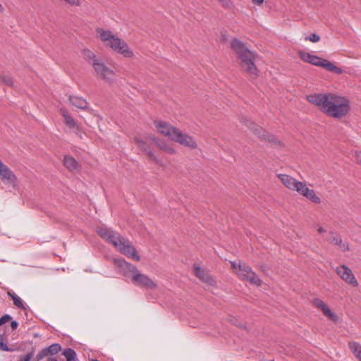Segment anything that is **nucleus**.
Returning <instances> with one entry per match:
<instances>
[{
	"label": "nucleus",
	"mask_w": 361,
	"mask_h": 361,
	"mask_svg": "<svg viewBox=\"0 0 361 361\" xmlns=\"http://www.w3.org/2000/svg\"><path fill=\"white\" fill-rule=\"evenodd\" d=\"M63 116L65 118V123L68 126H69L70 128L76 127V123L75 120L70 115H68L66 112L63 111Z\"/></svg>",
	"instance_id": "obj_28"
},
{
	"label": "nucleus",
	"mask_w": 361,
	"mask_h": 361,
	"mask_svg": "<svg viewBox=\"0 0 361 361\" xmlns=\"http://www.w3.org/2000/svg\"><path fill=\"white\" fill-rule=\"evenodd\" d=\"M48 361H58V360L54 357H50V358H49Z\"/></svg>",
	"instance_id": "obj_42"
},
{
	"label": "nucleus",
	"mask_w": 361,
	"mask_h": 361,
	"mask_svg": "<svg viewBox=\"0 0 361 361\" xmlns=\"http://www.w3.org/2000/svg\"><path fill=\"white\" fill-rule=\"evenodd\" d=\"M310 188H307L305 183L298 181L294 190H296L300 195L305 196L309 191Z\"/></svg>",
	"instance_id": "obj_25"
},
{
	"label": "nucleus",
	"mask_w": 361,
	"mask_h": 361,
	"mask_svg": "<svg viewBox=\"0 0 361 361\" xmlns=\"http://www.w3.org/2000/svg\"><path fill=\"white\" fill-rule=\"evenodd\" d=\"M253 132L256 135L261 137L262 138V140H264L265 141H268L271 143H277L276 137L274 135H271V134L267 133L262 128V129L255 128V129H253ZM278 143L279 145H281L280 142H278Z\"/></svg>",
	"instance_id": "obj_16"
},
{
	"label": "nucleus",
	"mask_w": 361,
	"mask_h": 361,
	"mask_svg": "<svg viewBox=\"0 0 361 361\" xmlns=\"http://www.w3.org/2000/svg\"><path fill=\"white\" fill-rule=\"evenodd\" d=\"M61 350V347L59 343H54L46 348V350L48 352L49 355H51L57 354Z\"/></svg>",
	"instance_id": "obj_27"
},
{
	"label": "nucleus",
	"mask_w": 361,
	"mask_h": 361,
	"mask_svg": "<svg viewBox=\"0 0 361 361\" xmlns=\"http://www.w3.org/2000/svg\"><path fill=\"white\" fill-rule=\"evenodd\" d=\"M308 200L312 201L314 203H320L321 200L320 198L317 195L316 192L314 190L310 189L307 192V195L305 196Z\"/></svg>",
	"instance_id": "obj_26"
},
{
	"label": "nucleus",
	"mask_w": 361,
	"mask_h": 361,
	"mask_svg": "<svg viewBox=\"0 0 361 361\" xmlns=\"http://www.w3.org/2000/svg\"><path fill=\"white\" fill-rule=\"evenodd\" d=\"M68 99L70 103L78 109H86L88 107V102L83 97L78 96H69Z\"/></svg>",
	"instance_id": "obj_15"
},
{
	"label": "nucleus",
	"mask_w": 361,
	"mask_h": 361,
	"mask_svg": "<svg viewBox=\"0 0 361 361\" xmlns=\"http://www.w3.org/2000/svg\"><path fill=\"white\" fill-rule=\"evenodd\" d=\"M0 350L6 352H11L12 350L4 342V337L0 334Z\"/></svg>",
	"instance_id": "obj_29"
},
{
	"label": "nucleus",
	"mask_w": 361,
	"mask_h": 361,
	"mask_svg": "<svg viewBox=\"0 0 361 361\" xmlns=\"http://www.w3.org/2000/svg\"><path fill=\"white\" fill-rule=\"evenodd\" d=\"M11 326L13 329H16L18 326V323L16 321H12L11 323Z\"/></svg>",
	"instance_id": "obj_38"
},
{
	"label": "nucleus",
	"mask_w": 361,
	"mask_h": 361,
	"mask_svg": "<svg viewBox=\"0 0 361 361\" xmlns=\"http://www.w3.org/2000/svg\"><path fill=\"white\" fill-rule=\"evenodd\" d=\"M299 56L303 61L317 66H319L322 60V58L314 55H312L311 54L305 51H300Z\"/></svg>",
	"instance_id": "obj_12"
},
{
	"label": "nucleus",
	"mask_w": 361,
	"mask_h": 361,
	"mask_svg": "<svg viewBox=\"0 0 361 361\" xmlns=\"http://www.w3.org/2000/svg\"><path fill=\"white\" fill-rule=\"evenodd\" d=\"M319 66L323 67L326 70L331 72H334L337 74H341L343 73V70L340 68L336 66L334 63L329 61L328 60L324 59L322 58L320 64Z\"/></svg>",
	"instance_id": "obj_18"
},
{
	"label": "nucleus",
	"mask_w": 361,
	"mask_h": 361,
	"mask_svg": "<svg viewBox=\"0 0 361 361\" xmlns=\"http://www.w3.org/2000/svg\"><path fill=\"white\" fill-rule=\"evenodd\" d=\"M349 348L355 357L361 361V345L357 342H351L349 343Z\"/></svg>",
	"instance_id": "obj_21"
},
{
	"label": "nucleus",
	"mask_w": 361,
	"mask_h": 361,
	"mask_svg": "<svg viewBox=\"0 0 361 361\" xmlns=\"http://www.w3.org/2000/svg\"><path fill=\"white\" fill-rule=\"evenodd\" d=\"M338 246L339 247V248L343 251V252H345V251H348L349 250V246H348V243H343V240H341V243L340 245H338Z\"/></svg>",
	"instance_id": "obj_36"
},
{
	"label": "nucleus",
	"mask_w": 361,
	"mask_h": 361,
	"mask_svg": "<svg viewBox=\"0 0 361 361\" xmlns=\"http://www.w3.org/2000/svg\"><path fill=\"white\" fill-rule=\"evenodd\" d=\"M231 49L240 60V66L245 71L252 75H257V68L255 64V54L247 49L239 39H234L231 44Z\"/></svg>",
	"instance_id": "obj_4"
},
{
	"label": "nucleus",
	"mask_w": 361,
	"mask_h": 361,
	"mask_svg": "<svg viewBox=\"0 0 361 361\" xmlns=\"http://www.w3.org/2000/svg\"><path fill=\"white\" fill-rule=\"evenodd\" d=\"M4 82L8 86L13 85V79L10 76H5L2 78Z\"/></svg>",
	"instance_id": "obj_35"
},
{
	"label": "nucleus",
	"mask_w": 361,
	"mask_h": 361,
	"mask_svg": "<svg viewBox=\"0 0 361 361\" xmlns=\"http://www.w3.org/2000/svg\"><path fill=\"white\" fill-rule=\"evenodd\" d=\"M231 266L232 267L235 269V271L238 269V264H239V262H231Z\"/></svg>",
	"instance_id": "obj_39"
},
{
	"label": "nucleus",
	"mask_w": 361,
	"mask_h": 361,
	"mask_svg": "<svg viewBox=\"0 0 361 361\" xmlns=\"http://www.w3.org/2000/svg\"><path fill=\"white\" fill-rule=\"evenodd\" d=\"M154 125L160 134L168 137L171 140L191 149L197 147V144L191 136L182 133L178 128L168 123L163 121H156Z\"/></svg>",
	"instance_id": "obj_3"
},
{
	"label": "nucleus",
	"mask_w": 361,
	"mask_h": 361,
	"mask_svg": "<svg viewBox=\"0 0 361 361\" xmlns=\"http://www.w3.org/2000/svg\"><path fill=\"white\" fill-rule=\"evenodd\" d=\"M97 32L99 35V38L104 44L106 47H110L114 51L121 54L127 58H130L133 56V53L130 49L127 43L113 35L111 31L99 28L97 30Z\"/></svg>",
	"instance_id": "obj_6"
},
{
	"label": "nucleus",
	"mask_w": 361,
	"mask_h": 361,
	"mask_svg": "<svg viewBox=\"0 0 361 361\" xmlns=\"http://www.w3.org/2000/svg\"><path fill=\"white\" fill-rule=\"evenodd\" d=\"M194 272L195 276L202 281L210 284L213 282V279L210 277L209 274L196 264H194Z\"/></svg>",
	"instance_id": "obj_14"
},
{
	"label": "nucleus",
	"mask_w": 361,
	"mask_h": 361,
	"mask_svg": "<svg viewBox=\"0 0 361 361\" xmlns=\"http://www.w3.org/2000/svg\"><path fill=\"white\" fill-rule=\"evenodd\" d=\"M307 99L326 115L336 118L345 116L350 110L349 101L334 93L312 94L307 96Z\"/></svg>",
	"instance_id": "obj_1"
},
{
	"label": "nucleus",
	"mask_w": 361,
	"mask_h": 361,
	"mask_svg": "<svg viewBox=\"0 0 361 361\" xmlns=\"http://www.w3.org/2000/svg\"><path fill=\"white\" fill-rule=\"evenodd\" d=\"M236 274L242 280L249 281L250 283L257 286H259L262 283V280L255 272L252 271V268L241 262H239L238 269L236 271Z\"/></svg>",
	"instance_id": "obj_7"
},
{
	"label": "nucleus",
	"mask_w": 361,
	"mask_h": 361,
	"mask_svg": "<svg viewBox=\"0 0 361 361\" xmlns=\"http://www.w3.org/2000/svg\"><path fill=\"white\" fill-rule=\"evenodd\" d=\"M335 271L339 276V277L348 285L353 287H357L358 286V281L353 274L352 270L346 265L342 264L337 267L335 269Z\"/></svg>",
	"instance_id": "obj_8"
},
{
	"label": "nucleus",
	"mask_w": 361,
	"mask_h": 361,
	"mask_svg": "<svg viewBox=\"0 0 361 361\" xmlns=\"http://www.w3.org/2000/svg\"><path fill=\"white\" fill-rule=\"evenodd\" d=\"M97 233L109 243L113 245L121 253L136 261L140 259L130 241L119 233L107 228H99Z\"/></svg>",
	"instance_id": "obj_2"
},
{
	"label": "nucleus",
	"mask_w": 361,
	"mask_h": 361,
	"mask_svg": "<svg viewBox=\"0 0 361 361\" xmlns=\"http://www.w3.org/2000/svg\"><path fill=\"white\" fill-rule=\"evenodd\" d=\"M8 295L13 300L14 305L21 310H25V307L22 300L13 292L8 291Z\"/></svg>",
	"instance_id": "obj_22"
},
{
	"label": "nucleus",
	"mask_w": 361,
	"mask_h": 361,
	"mask_svg": "<svg viewBox=\"0 0 361 361\" xmlns=\"http://www.w3.org/2000/svg\"><path fill=\"white\" fill-rule=\"evenodd\" d=\"M63 164L70 171H74L78 168V162L72 157L65 156Z\"/></svg>",
	"instance_id": "obj_20"
},
{
	"label": "nucleus",
	"mask_w": 361,
	"mask_h": 361,
	"mask_svg": "<svg viewBox=\"0 0 361 361\" xmlns=\"http://www.w3.org/2000/svg\"><path fill=\"white\" fill-rule=\"evenodd\" d=\"M83 54L85 59L92 65L93 66L94 62H97L99 59L97 58L95 54L89 49H84Z\"/></svg>",
	"instance_id": "obj_24"
},
{
	"label": "nucleus",
	"mask_w": 361,
	"mask_h": 361,
	"mask_svg": "<svg viewBox=\"0 0 361 361\" xmlns=\"http://www.w3.org/2000/svg\"><path fill=\"white\" fill-rule=\"evenodd\" d=\"M325 231H326L325 229L324 228H322V227H319L318 228V232L320 233H324Z\"/></svg>",
	"instance_id": "obj_41"
},
{
	"label": "nucleus",
	"mask_w": 361,
	"mask_h": 361,
	"mask_svg": "<svg viewBox=\"0 0 361 361\" xmlns=\"http://www.w3.org/2000/svg\"><path fill=\"white\" fill-rule=\"evenodd\" d=\"M135 141L138 145L139 147L143 150L152 160H154L157 164L159 163V160L157 159V157L154 154L152 149L149 148V147L147 145V144L141 140L139 137H135Z\"/></svg>",
	"instance_id": "obj_13"
},
{
	"label": "nucleus",
	"mask_w": 361,
	"mask_h": 361,
	"mask_svg": "<svg viewBox=\"0 0 361 361\" xmlns=\"http://www.w3.org/2000/svg\"><path fill=\"white\" fill-rule=\"evenodd\" d=\"M255 4L261 5L264 0H252Z\"/></svg>",
	"instance_id": "obj_40"
},
{
	"label": "nucleus",
	"mask_w": 361,
	"mask_h": 361,
	"mask_svg": "<svg viewBox=\"0 0 361 361\" xmlns=\"http://www.w3.org/2000/svg\"><path fill=\"white\" fill-rule=\"evenodd\" d=\"M63 355L66 357V361H78L75 351L71 348H66Z\"/></svg>",
	"instance_id": "obj_23"
},
{
	"label": "nucleus",
	"mask_w": 361,
	"mask_h": 361,
	"mask_svg": "<svg viewBox=\"0 0 361 361\" xmlns=\"http://www.w3.org/2000/svg\"><path fill=\"white\" fill-rule=\"evenodd\" d=\"M328 240L330 243L338 245L341 243V238L339 235L331 236Z\"/></svg>",
	"instance_id": "obj_32"
},
{
	"label": "nucleus",
	"mask_w": 361,
	"mask_h": 361,
	"mask_svg": "<svg viewBox=\"0 0 361 361\" xmlns=\"http://www.w3.org/2000/svg\"><path fill=\"white\" fill-rule=\"evenodd\" d=\"M313 304L315 307L320 309L326 317L334 321L337 319V316L331 312L329 307L322 300L316 298L313 300Z\"/></svg>",
	"instance_id": "obj_10"
},
{
	"label": "nucleus",
	"mask_w": 361,
	"mask_h": 361,
	"mask_svg": "<svg viewBox=\"0 0 361 361\" xmlns=\"http://www.w3.org/2000/svg\"><path fill=\"white\" fill-rule=\"evenodd\" d=\"M115 263L122 269L125 276H132V282L137 286L148 289H155L157 284L148 276L140 272L136 267L122 259H115Z\"/></svg>",
	"instance_id": "obj_5"
},
{
	"label": "nucleus",
	"mask_w": 361,
	"mask_h": 361,
	"mask_svg": "<svg viewBox=\"0 0 361 361\" xmlns=\"http://www.w3.org/2000/svg\"><path fill=\"white\" fill-rule=\"evenodd\" d=\"M305 39L312 42H317L319 41L320 37L316 33H312L310 36L305 37Z\"/></svg>",
	"instance_id": "obj_30"
},
{
	"label": "nucleus",
	"mask_w": 361,
	"mask_h": 361,
	"mask_svg": "<svg viewBox=\"0 0 361 361\" xmlns=\"http://www.w3.org/2000/svg\"><path fill=\"white\" fill-rule=\"evenodd\" d=\"M49 355L48 352L46 350V348L42 349L36 355V360L39 361L46 356Z\"/></svg>",
	"instance_id": "obj_31"
},
{
	"label": "nucleus",
	"mask_w": 361,
	"mask_h": 361,
	"mask_svg": "<svg viewBox=\"0 0 361 361\" xmlns=\"http://www.w3.org/2000/svg\"><path fill=\"white\" fill-rule=\"evenodd\" d=\"M0 176L3 180L13 182L16 177L13 171L0 160Z\"/></svg>",
	"instance_id": "obj_11"
},
{
	"label": "nucleus",
	"mask_w": 361,
	"mask_h": 361,
	"mask_svg": "<svg viewBox=\"0 0 361 361\" xmlns=\"http://www.w3.org/2000/svg\"><path fill=\"white\" fill-rule=\"evenodd\" d=\"M148 138L156 144L159 148L169 154H174L175 150L165 142H160L159 140L154 136H149Z\"/></svg>",
	"instance_id": "obj_19"
},
{
	"label": "nucleus",
	"mask_w": 361,
	"mask_h": 361,
	"mask_svg": "<svg viewBox=\"0 0 361 361\" xmlns=\"http://www.w3.org/2000/svg\"><path fill=\"white\" fill-rule=\"evenodd\" d=\"M12 319L11 316L9 314H4L0 318V326L3 325L6 322L10 321Z\"/></svg>",
	"instance_id": "obj_33"
},
{
	"label": "nucleus",
	"mask_w": 361,
	"mask_h": 361,
	"mask_svg": "<svg viewBox=\"0 0 361 361\" xmlns=\"http://www.w3.org/2000/svg\"><path fill=\"white\" fill-rule=\"evenodd\" d=\"M4 11V7L2 6V5L0 4V12H2Z\"/></svg>",
	"instance_id": "obj_43"
},
{
	"label": "nucleus",
	"mask_w": 361,
	"mask_h": 361,
	"mask_svg": "<svg viewBox=\"0 0 361 361\" xmlns=\"http://www.w3.org/2000/svg\"><path fill=\"white\" fill-rule=\"evenodd\" d=\"M92 66L97 75L104 80H110L111 77L114 75V72L102 62L101 59H99L97 62H94Z\"/></svg>",
	"instance_id": "obj_9"
},
{
	"label": "nucleus",
	"mask_w": 361,
	"mask_h": 361,
	"mask_svg": "<svg viewBox=\"0 0 361 361\" xmlns=\"http://www.w3.org/2000/svg\"><path fill=\"white\" fill-rule=\"evenodd\" d=\"M33 353L32 352L27 353L23 358V361H30Z\"/></svg>",
	"instance_id": "obj_37"
},
{
	"label": "nucleus",
	"mask_w": 361,
	"mask_h": 361,
	"mask_svg": "<svg viewBox=\"0 0 361 361\" xmlns=\"http://www.w3.org/2000/svg\"><path fill=\"white\" fill-rule=\"evenodd\" d=\"M218 1L224 7L229 8L232 6V2L231 0H218Z\"/></svg>",
	"instance_id": "obj_34"
},
{
	"label": "nucleus",
	"mask_w": 361,
	"mask_h": 361,
	"mask_svg": "<svg viewBox=\"0 0 361 361\" xmlns=\"http://www.w3.org/2000/svg\"><path fill=\"white\" fill-rule=\"evenodd\" d=\"M278 177L286 187L292 190H295L298 180L286 174H278Z\"/></svg>",
	"instance_id": "obj_17"
}]
</instances>
